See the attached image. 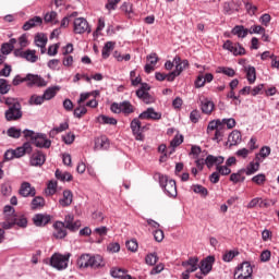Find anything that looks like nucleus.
Here are the masks:
<instances>
[{
  "label": "nucleus",
  "mask_w": 279,
  "mask_h": 279,
  "mask_svg": "<svg viewBox=\"0 0 279 279\" xmlns=\"http://www.w3.org/2000/svg\"><path fill=\"white\" fill-rule=\"evenodd\" d=\"M16 43L20 49H25V47L29 46V40L27 39V34H23L22 36L16 39Z\"/></svg>",
  "instance_id": "nucleus-56"
},
{
  "label": "nucleus",
  "mask_w": 279,
  "mask_h": 279,
  "mask_svg": "<svg viewBox=\"0 0 279 279\" xmlns=\"http://www.w3.org/2000/svg\"><path fill=\"white\" fill-rule=\"evenodd\" d=\"M54 175L61 182H71L73 180V175L70 172H62V170H57Z\"/></svg>",
  "instance_id": "nucleus-37"
},
{
  "label": "nucleus",
  "mask_w": 279,
  "mask_h": 279,
  "mask_svg": "<svg viewBox=\"0 0 279 279\" xmlns=\"http://www.w3.org/2000/svg\"><path fill=\"white\" fill-rule=\"evenodd\" d=\"M113 57L116 58V60L118 62H123V60H124V62H130V60L132 58V56H130V53H126V54L123 56L119 51H114Z\"/></svg>",
  "instance_id": "nucleus-57"
},
{
  "label": "nucleus",
  "mask_w": 279,
  "mask_h": 279,
  "mask_svg": "<svg viewBox=\"0 0 279 279\" xmlns=\"http://www.w3.org/2000/svg\"><path fill=\"white\" fill-rule=\"evenodd\" d=\"M7 134L8 136H10V138H21V134H23V131H21V129L16 126H11L8 129Z\"/></svg>",
  "instance_id": "nucleus-47"
},
{
  "label": "nucleus",
  "mask_w": 279,
  "mask_h": 279,
  "mask_svg": "<svg viewBox=\"0 0 279 279\" xmlns=\"http://www.w3.org/2000/svg\"><path fill=\"white\" fill-rule=\"evenodd\" d=\"M138 119L151 120V121H160L162 119V113L157 112L154 108H147L145 111L140 113Z\"/></svg>",
  "instance_id": "nucleus-11"
},
{
  "label": "nucleus",
  "mask_w": 279,
  "mask_h": 279,
  "mask_svg": "<svg viewBox=\"0 0 279 279\" xmlns=\"http://www.w3.org/2000/svg\"><path fill=\"white\" fill-rule=\"evenodd\" d=\"M16 226V216H7L5 222H2L3 230H11Z\"/></svg>",
  "instance_id": "nucleus-40"
},
{
  "label": "nucleus",
  "mask_w": 279,
  "mask_h": 279,
  "mask_svg": "<svg viewBox=\"0 0 279 279\" xmlns=\"http://www.w3.org/2000/svg\"><path fill=\"white\" fill-rule=\"evenodd\" d=\"M231 34L238 36V38H246L250 34V29L245 28L243 25H236L232 28Z\"/></svg>",
  "instance_id": "nucleus-26"
},
{
  "label": "nucleus",
  "mask_w": 279,
  "mask_h": 279,
  "mask_svg": "<svg viewBox=\"0 0 279 279\" xmlns=\"http://www.w3.org/2000/svg\"><path fill=\"white\" fill-rule=\"evenodd\" d=\"M242 141H243V137L239 130L232 131L228 136L229 147H234L236 145H241Z\"/></svg>",
  "instance_id": "nucleus-19"
},
{
  "label": "nucleus",
  "mask_w": 279,
  "mask_h": 279,
  "mask_svg": "<svg viewBox=\"0 0 279 279\" xmlns=\"http://www.w3.org/2000/svg\"><path fill=\"white\" fill-rule=\"evenodd\" d=\"M62 141L63 143H65V145H73V143L75 142V134L68 133L62 136Z\"/></svg>",
  "instance_id": "nucleus-62"
},
{
  "label": "nucleus",
  "mask_w": 279,
  "mask_h": 279,
  "mask_svg": "<svg viewBox=\"0 0 279 279\" xmlns=\"http://www.w3.org/2000/svg\"><path fill=\"white\" fill-rule=\"evenodd\" d=\"M40 25H43V17L34 16L33 19L24 23L22 29L24 32H29V29H34V27H39Z\"/></svg>",
  "instance_id": "nucleus-18"
},
{
  "label": "nucleus",
  "mask_w": 279,
  "mask_h": 279,
  "mask_svg": "<svg viewBox=\"0 0 279 279\" xmlns=\"http://www.w3.org/2000/svg\"><path fill=\"white\" fill-rule=\"evenodd\" d=\"M222 47L233 53V56H245V48L241 44H233L231 40H227Z\"/></svg>",
  "instance_id": "nucleus-9"
},
{
  "label": "nucleus",
  "mask_w": 279,
  "mask_h": 279,
  "mask_svg": "<svg viewBox=\"0 0 279 279\" xmlns=\"http://www.w3.org/2000/svg\"><path fill=\"white\" fill-rule=\"evenodd\" d=\"M11 85L8 84V80L0 78V95H8L10 93Z\"/></svg>",
  "instance_id": "nucleus-52"
},
{
  "label": "nucleus",
  "mask_w": 279,
  "mask_h": 279,
  "mask_svg": "<svg viewBox=\"0 0 279 279\" xmlns=\"http://www.w3.org/2000/svg\"><path fill=\"white\" fill-rule=\"evenodd\" d=\"M120 112L123 114H132L134 112V106H132L131 101L124 100L120 102Z\"/></svg>",
  "instance_id": "nucleus-36"
},
{
  "label": "nucleus",
  "mask_w": 279,
  "mask_h": 279,
  "mask_svg": "<svg viewBox=\"0 0 279 279\" xmlns=\"http://www.w3.org/2000/svg\"><path fill=\"white\" fill-rule=\"evenodd\" d=\"M25 80L28 82L27 86H38L39 88L47 86V81L38 75L27 74Z\"/></svg>",
  "instance_id": "nucleus-13"
},
{
  "label": "nucleus",
  "mask_w": 279,
  "mask_h": 279,
  "mask_svg": "<svg viewBox=\"0 0 279 279\" xmlns=\"http://www.w3.org/2000/svg\"><path fill=\"white\" fill-rule=\"evenodd\" d=\"M236 256H239V251H227L223 255H222V260L225 263H231L232 259L236 258Z\"/></svg>",
  "instance_id": "nucleus-50"
},
{
  "label": "nucleus",
  "mask_w": 279,
  "mask_h": 279,
  "mask_svg": "<svg viewBox=\"0 0 279 279\" xmlns=\"http://www.w3.org/2000/svg\"><path fill=\"white\" fill-rule=\"evenodd\" d=\"M114 41H107L101 50V56L104 60H108L110 58V52L114 50Z\"/></svg>",
  "instance_id": "nucleus-31"
},
{
  "label": "nucleus",
  "mask_w": 279,
  "mask_h": 279,
  "mask_svg": "<svg viewBox=\"0 0 279 279\" xmlns=\"http://www.w3.org/2000/svg\"><path fill=\"white\" fill-rule=\"evenodd\" d=\"M110 276H112V278H123L125 276V271H123V269L121 268H112L110 270Z\"/></svg>",
  "instance_id": "nucleus-60"
},
{
  "label": "nucleus",
  "mask_w": 279,
  "mask_h": 279,
  "mask_svg": "<svg viewBox=\"0 0 279 279\" xmlns=\"http://www.w3.org/2000/svg\"><path fill=\"white\" fill-rule=\"evenodd\" d=\"M46 99L45 96H38V95H33L29 99V104L33 106H43L45 104Z\"/></svg>",
  "instance_id": "nucleus-54"
},
{
  "label": "nucleus",
  "mask_w": 279,
  "mask_h": 279,
  "mask_svg": "<svg viewBox=\"0 0 279 279\" xmlns=\"http://www.w3.org/2000/svg\"><path fill=\"white\" fill-rule=\"evenodd\" d=\"M248 34H265V27L260 25L251 26Z\"/></svg>",
  "instance_id": "nucleus-64"
},
{
  "label": "nucleus",
  "mask_w": 279,
  "mask_h": 279,
  "mask_svg": "<svg viewBox=\"0 0 279 279\" xmlns=\"http://www.w3.org/2000/svg\"><path fill=\"white\" fill-rule=\"evenodd\" d=\"M94 147L97 150L106 151V149H110V141L106 136L96 137Z\"/></svg>",
  "instance_id": "nucleus-21"
},
{
  "label": "nucleus",
  "mask_w": 279,
  "mask_h": 279,
  "mask_svg": "<svg viewBox=\"0 0 279 279\" xmlns=\"http://www.w3.org/2000/svg\"><path fill=\"white\" fill-rule=\"evenodd\" d=\"M45 206V198L43 196H36L31 203L32 210H40Z\"/></svg>",
  "instance_id": "nucleus-34"
},
{
  "label": "nucleus",
  "mask_w": 279,
  "mask_h": 279,
  "mask_svg": "<svg viewBox=\"0 0 279 279\" xmlns=\"http://www.w3.org/2000/svg\"><path fill=\"white\" fill-rule=\"evenodd\" d=\"M14 45H16V38H11L9 43L2 44L0 49L2 56H10L14 51Z\"/></svg>",
  "instance_id": "nucleus-24"
},
{
  "label": "nucleus",
  "mask_w": 279,
  "mask_h": 279,
  "mask_svg": "<svg viewBox=\"0 0 279 279\" xmlns=\"http://www.w3.org/2000/svg\"><path fill=\"white\" fill-rule=\"evenodd\" d=\"M22 134L26 141H31L32 145L39 147V149H49L51 147V140L47 138V134L36 133L32 130L25 129Z\"/></svg>",
  "instance_id": "nucleus-2"
},
{
  "label": "nucleus",
  "mask_w": 279,
  "mask_h": 279,
  "mask_svg": "<svg viewBox=\"0 0 279 279\" xmlns=\"http://www.w3.org/2000/svg\"><path fill=\"white\" fill-rule=\"evenodd\" d=\"M251 180L252 182H254V184H257L258 186H263V184L267 182V177L265 175V173H259L257 175H254Z\"/></svg>",
  "instance_id": "nucleus-53"
},
{
  "label": "nucleus",
  "mask_w": 279,
  "mask_h": 279,
  "mask_svg": "<svg viewBox=\"0 0 279 279\" xmlns=\"http://www.w3.org/2000/svg\"><path fill=\"white\" fill-rule=\"evenodd\" d=\"M74 34H90V25H88V21L84 17H77L74 20Z\"/></svg>",
  "instance_id": "nucleus-7"
},
{
  "label": "nucleus",
  "mask_w": 279,
  "mask_h": 279,
  "mask_svg": "<svg viewBox=\"0 0 279 279\" xmlns=\"http://www.w3.org/2000/svg\"><path fill=\"white\" fill-rule=\"evenodd\" d=\"M4 104L8 106V110L4 112L7 121H19V119H23V107L19 98L8 97Z\"/></svg>",
  "instance_id": "nucleus-1"
},
{
  "label": "nucleus",
  "mask_w": 279,
  "mask_h": 279,
  "mask_svg": "<svg viewBox=\"0 0 279 279\" xmlns=\"http://www.w3.org/2000/svg\"><path fill=\"white\" fill-rule=\"evenodd\" d=\"M146 265H149L150 267H154L158 263V254L156 253H149L145 257Z\"/></svg>",
  "instance_id": "nucleus-49"
},
{
  "label": "nucleus",
  "mask_w": 279,
  "mask_h": 279,
  "mask_svg": "<svg viewBox=\"0 0 279 279\" xmlns=\"http://www.w3.org/2000/svg\"><path fill=\"white\" fill-rule=\"evenodd\" d=\"M87 112H88V110L86 109V106L78 105L74 109V117H76V119H82V117H84V114H86Z\"/></svg>",
  "instance_id": "nucleus-55"
},
{
  "label": "nucleus",
  "mask_w": 279,
  "mask_h": 279,
  "mask_svg": "<svg viewBox=\"0 0 279 279\" xmlns=\"http://www.w3.org/2000/svg\"><path fill=\"white\" fill-rule=\"evenodd\" d=\"M61 206H71L73 204V192L70 190H64L63 191V198L59 201Z\"/></svg>",
  "instance_id": "nucleus-29"
},
{
  "label": "nucleus",
  "mask_w": 279,
  "mask_h": 279,
  "mask_svg": "<svg viewBox=\"0 0 279 279\" xmlns=\"http://www.w3.org/2000/svg\"><path fill=\"white\" fill-rule=\"evenodd\" d=\"M64 130H69V123L63 122L59 126L52 129L49 133V136L53 137L56 134H60V132H64Z\"/></svg>",
  "instance_id": "nucleus-51"
},
{
  "label": "nucleus",
  "mask_w": 279,
  "mask_h": 279,
  "mask_svg": "<svg viewBox=\"0 0 279 279\" xmlns=\"http://www.w3.org/2000/svg\"><path fill=\"white\" fill-rule=\"evenodd\" d=\"M32 151H33L32 143L26 142L22 146L13 149V156L15 158H23V156H25V154H31Z\"/></svg>",
  "instance_id": "nucleus-15"
},
{
  "label": "nucleus",
  "mask_w": 279,
  "mask_h": 279,
  "mask_svg": "<svg viewBox=\"0 0 279 279\" xmlns=\"http://www.w3.org/2000/svg\"><path fill=\"white\" fill-rule=\"evenodd\" d=\"M126 248L130 252H136L138 250V242L136 240L126 241Z\"/></svg>",
  "instance_id": "nucleus-63"
},
{
  "label": "nucleus",
  "mask_w": 279,
  "mask_h": 279,
  "mask_svg": "<svg viewBox=\"0 0 279 279\" xmlns=\"http://www.w3.org/2000/svg\"><path fill=\"white\" fill-rule=\"evenodd\" d=\"M54 231L53 236L54 239H64L66 236V226L64 222L59 221L53 225Z\"/></svg>",
  "instance_id": "nucleus-20"
},
{
  "label": "nucleus",
  "mask_w": 279,
  "mask_h": 279,
  "mask_svg": "<svg viewBox=\"0 0 279 279\" xmlns=\"http://www.w3.org/2000/svg\"><path fill=\"white\" fill-rule=\"evenodd\" d=\"M182 267L192 271H197L199 269V258L197 257H190L187 260L182 262Z\"/></svg>",
  "instance_id": "nucleus-17"
},
{
  "label": "nucleus",
  "mask_w": 279,
  "mask_h": 279,
  "mask_svg": "<svg viewBox=\"0 0 279 279\" xmlns=\"http://www.w3.org/2000/svg\"><path fill=\"white\" fill-rule=\"evenodd\" d=\"M44 21L45 23H50L51 25H58V23H60V21L58 20V12L56 11L47 12L44 15Z\"/></svg>",
  "instance_id": "nucleus-30"
},
{
  "label": "nucleus",
  "mask_w": 279,
  "mask_h": 279,
  "mask_svg": "<svg viewBox=\"0 0 279 279\" xmlns=\"http://www.w3.org/2000/svg\"><path fill=\"white\" fill-rule=\"evenodd\" d=\"M194 193H197L198 195H202L203 197H206L208 195V189L204 187L203 185H193Z\"/></svg>",
  "instance_id": "nucleus-58"
},
{
  "label": "nucleus",
  "mask_w": 279,
  "mask_h": 279,
  "mask_svg": "<svg viewBox=\"0 0 279 279\" xmlns=\"http://www.w3.org/2000/svg\"><path fill=\"white\" fill-rule=\"evenodd\" d=\"M260 162L262 161H251L245 169H242V171L245 173V175H254L258 169H260Z\"/></svg>",
  "instance_id": "nucleus-25"
},
{
  "label": "nucleus",
  "mask_w": 279,
  "mask_h": 279,
  "mask_svg": "<svg viewBox=\"0 0 279 279\" xmlns=\"http://www.w3.org/2000/svg\"><path fill=\"white\" fill-rule=\"evenodd\" d=\"M80 80H85V82H87V84H90V76H88V74H86V73H83V74L76 73L74 75V78H73L74 84H77V82H80Z\"/></svg>",
  "instance_id": "nucleus-59"
},
{
  "label": "nucleus",
  "mask_w": 279,
  "mask_h": 279,
  "mask_svg": "<svg viewBox=\"0 0 279 279\" xmlns=\"http://www.w3.org/2000/svg\"><path fill=\"white\" fill-rule=\"evenodd\" d=\"M256 206L263 208V206H267V203L260 197H255L247 204V208H256Z\"/></svg>",
  "instance_id": "nucleus-46"
},
{
  "label": "nucleus",
  "mask_w": 279,
  "mask_h": 279,
  "mask_svg": "<svg viewBox=\"0 0 279 279\" xmlns=\"http://www.w3.org/2000/svg\"><path fill=\"white\" fill-rule=\"evenodd\" d=\"M46 160L47 157L45 156V153H43L41 150H37L31 156V167H43Z\"/></svg>",
  "instance_id": "nucleus-14"
},
{
  "label": "nucleus",
  "mask_w": 279,
  "mask_h": 279,
  "mask_svg": "<svg viewBox=\"0 0 279 279\" xmlns=\"http://www.w3.org/2000/svg\"><path fill=\"white\" fill-rule=\"evenodd\" d=\"M106 263H104V257L101 255L92 256L89 267L92 269H99V267H104Z\"/></svg>",
  "instance_id": "nucleus-32"
},
{
  "label": "nucleus",
  "mask_w": 279,
  "mask_h": 279,
  "mask_svg": "<svg viewBox=\"0 0 279 279\" xmlns=\"http://www.w3.org/2000/svg\"><path fill=\"white\" fill-rule=\"evenodd\" d=\"M220 125L227 128V130H232L236 128V120H234V118L220 119Z\"/></svg>",
  "instance_id": "nucleus-39"
},
{
  "label": "nucleus",
  "mask_w": 279,
  "mask_h": 279,
  "mask_svg": "<svg viewBox=\"0 0 279 279\" xmlns=\"http://www.w3.org/2000/svg\"><path fill=\"white\" fill-rule=\"evenodd\" d=\"M19 193L22 197H36V187L32 186V183L22 182Z\"/></svg>",
  "instance_id": "nucleus-12"
},
{
  "label": "nucleus",
  "mask_w": 279,
  "mask_h": 279,
  "mask_svg": "<svg viewBox=\"0 0 279 279\" xmlns=\"http://www.w3.org/2000/svg\"><path fill=\"white\" fill-rule=\"evenodd\" d=\"M245 71H246L247 82L251 84H254V82H256V68L248 66V68H245Z\"/></svg>",
  "instance_id": "nucleus-42"
},
{
  "label": "nucleus",
  "mask_w": 279,
  "mask_h": 279,
  "mask_svg": "<svg viewBox=\"0 0 279 279\" xmlns=\"http://www.w3.org/2000/svg\"><path fill=\"white\" fill-rule=\"evenodd\" d=\"M58 90H60V86L48 87L44 92V99H46V101L53 99V97L58 95Z\"/></svg>",
  "instance_id": "nucleus-33"
},
{
  "label": "nucleus",
  "mask_w": 279,
  "mask_h": 279,
  "mask_svg": "<svg viewBox=\"0 0 279 279\" xmlns=\"http://www.w3.org/2000/svg\"><path fill=\"white\" fill-rule=\"evenodd\" d=\"M252 274H254L252 264H250V262H244L235 269L234 276L236 277L234 279H253Z\"/></svg>",
  "instance_id": "nucleus-5"
},
{
  "label": "nucleus",
  "mask_w": 279,
  "mask_h": 279,
  "mask_svg": "<svg viewBox=\"0 0 279 279\" xmlns=\"http://www.w3.org/2000/svg\"><path fill=\"white\" fill-rule=\"evenodd\" d=\"M243 173H245L243 169H241L236 173H232L230 175V181L233 182V184H239V182H245V177H243Z\"/></svg>",
  "instance_id": "nucleus-44"
},
{
  "label": "nucleus",
  "mask_w": 279,
  "mask_h": 279,
  "mask_svg": "<svg viewBox=\"0 0 279 279\" xmlns=\"http://www.w3.org/2000/svg\"><path fill=\"white\" fill-rule=\"evenodd\" d=\"M141 118H135L131 121V130L135 141H145V135H143V129H141Z\"/></svg>",
  "instance_id": "nucleus-10"
},
{
  "label": "nucleus",
  "mask_w": 279,
  "mask_h": 279,
  "mask_svg": "<svg viewBox=\"0 0 279 279\" xmlns=\"http://www.w3.org/2000/svg\"><path fill=\"white\" fill-rule=\"evenodd\" d=\"M70 258H71V253H68L65 255L60 253H54L50 257V267H53V269H57L58 271H63V269H66V267H69Z\"/></svg>",
  "instance_id": "nucleus-4"
},
{
  "label": "nucleus",
  "mask_w": 279,
  "mask_h": 279,
  "mask_svg": "<svg viewBox=\"0 0 279 279\" xmlns=\"http://www.w3.org/2000/svg\"><path fill=\"white\" fill-rule=\"evenodd\" d=\"M213 265H215V256H207L198 265V269L203 276H208L213 271Z\"/></svg>",
  "instance_id": "nucleus-8"
},
{
  "label": "nucleus",
  "mask_w": 279,
  "mask_h": 279,
  "mask_svg": "<svg viewBox=\"0 0 279 279\" xmlns=\"http://www.w3.org/2000/svg\"><path fill=\"white\" fill-rule=\"evenodd\" d=\"M223 136H226V128L223 126H219L216 131H215V135L213 137V141H217L218 143H221V141H223Z\"/></svg>",
  "instance_id": "nucleus-48"
},
{
  "label": "nucleus",
  "mask_w": 279,
  "mask_h": 279,
  "mask_svg": "<svg viewBox=\"0 0 279 279\" xmlns=\"http://www.w3.org/2000/svg\"><path fill=\"white\" fill-rule=\"evenodd\" d=\"M216 72L222 73V75H227V77H234V75H236L234 69L228 66H219Z\"/></svg>",
  "instance_id": "nucleus-45"
},
{
  "label": "nucleus",
  "mask_w": 279,
  "mask_h": 279,
  "mask_svg": "<svg viewBox=\"0 0 279 279\" xmlns=\"http://www.w3.org/2000/svg\"><path fill=\"white\" fill-rule=\"evenodd\" d=\"M159 180V186H161L163 193L168 197H178V186L175 185V180L169 179L162 173H157Z\"/></svg>",
  "instance_id": "nucleus-3"
},
{
  "label": "nucleus",
  "mask_w": 279,
  "mask_h": 279,
  "mask_svg": "<svg viewBox=\"0 0 279 279\" xmlns=\"http://www.w3.org/2000/svg\"><path fill=\"white\" fill-rule=\"evenodd\" d=\"M98 123L102 125H117V119L102 114L98 117Z\"/></svg>",
  "instance_id": "nucleus-41"
},
{
  "label": "nucleus",
  "mask_w": 279,
  "mask_h": 279,
  "mask_svg": "<svg viewBox=\"0 0 279 279\" xmlns=\"http://www.w3.org/2000/svg\"><path fill=\"white\" fill-rule=\"evenodd\" d=\"M49 221H51V216L47 214H36L33 217V223H35L37 228H43L47 226Z\"/></svg>",
  "instance_id": "nucleus-16"
},
{
  "label": "nucleus",
  "mask_w": 279,
  "mask_h": 279,
  "mask_svg": "<svg viewBox=\"0 0 279 279\" xmlns=\"http://www.w3.org/2000/svg\"><path fill=\"white\" fill-rule=\"evenodd\" d=\"M15 226H19L20 228H27V218L25 216H15Z\"/></svg>",
  "instance_id": "nucleus-61"
},
{
  "label": "nucleus",
  "mask_w": 279,
  "mask_h": 279,
  "mask_svg": "<svg viewBox=\"0 0 279 279\" xmlns=\"http://www.w3.org/2000/svg\"><path fill=\"white\" fill-rule=\"evenodd\" d=\"M24 60H26V62H31L32 64L38 62V56L36 54V50L27 49L26 51H24Z\"/></svg>",
  "instance_id": "nucleus-35"
},
{
  "label": "nucleus",
  "mask_w": 279,
  "mask_h": 279,
  "mask_svg": "<svg viewBox=\"0 0 279 279\" xmlns=\"http://www.w3.org/2000/svg\"><path fill=\"white\" fill-rule=\"evenodd\" d=\"M173 62L175 64L174 72H177V75H180L184 69L189 68V60L182 61V59L178 56L173 58Z\"/></svg>",
  "instance_id": "nucleus-23"
},
{
  "label": "nucleus",
  "mask_w": 279,
  "mask_h": 279,
  "mask_svg": "<svg viewBox=\"0 0 279 279\" xmlns=\"http://www.w3.org/2000/svg\"><path fill=\"white\" fill-rule=\"evenodd\" d=\"M90 254H82L77 259V266L80 267V269H88V267H90Z\"/></svg>",
  "instance_id": "nucleus-27"
},
{
  "label": "nucleus",
  "mask_w": 279,
  "mask_h": 279,
  "mask_svg": "<svg viewBox=\"0 0 279 279\" xmlns=\"http://www.w3.org/2000/svg\"><path fill=\"white\" fill-rule=\"evenodd\" d=\"M219 128H221V119L209 121L207 125V134H210L211 132H216Z\"/></svg>",
  "instance_id": "nucleus-43"
},
{
  "label": "nucleus",
  "mask_w": 279,
  "mask_h": 279,
  "mask_svg": "<svg viewBox=\"0 0 279 279\" xmlns=\"http://www.w3.org/2000/svg\"><path fill=\"white\" fill-rule=\"evenodd\" d=\"M270 155H271V147L263 146L259 149V153L255 155V160H258V162H263L265 158H268V156Z\"/></svg>",
  "instance_id": "nucleus-28"
},
{
  "label": "nucleus",
  "mask_w": 279,
  "mask_h": 279,
  "mask_svg": "<svg viewBox=\"0 0 279 279\" xmlns=\"http://www.w3.org/2000/svg\"><path fill=\"white\" fill-rule=\"evenodd\" d=\"M201 110L203 114H213V110H215V102L208 98H204L201 100Z\"/></svg>",
  "instance_id": "nucleus-22"
},
{
  "label": "nucleus",
  "mask_w": 279,
  "mask_h": 279,
  "mask_svg": "<svg viewBox=\"0 0 279 279\" xmlns=\"http://www.w3.org/2000/svg\"><path fill=\"white\" fill-rule=\"evenodd\" d=\"M150 88L151 87H149V84L142 83L141 87L136 90V97H138V99H142L144 104H154V97L149 95Z\"/></svg>",
  "instance_id": "nucleus-6"
},
{
  "label": "nucleus",
  "mask_w": 279,
  "mask_h": 279,
  "mask_svg": "<svg viewBox=\"0 0 279 279\" xmlns=\"http://www.w3.org/2000/svg\"><path fill=\"white\" fill-rule=\"evenodd\" d=\"M47 41H48L47 35L43 33H38L37 35H35L34 43L36 47H47Z\"/></svg>",
  "instance_id": "nucleus-38"
}]
</instances>
